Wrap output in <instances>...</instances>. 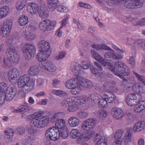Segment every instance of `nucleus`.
I'll use <instances>...</instances> for the list:
<instances>
[{"mask_svg":"<svg viewBox=\"0 0 145 145\" xmlns=\"http://www.w3.org/2000/svg\"><path fill=\"white\" fill-rule=\"evenodd\" d=\"M65 114V112H56L52 116L50 121L52 123H56L58 118L64 117Z\"/></svg>","mask_w":145,"mask_h":145,"instance_id":"22","label":"nucleus"},{"mask_svg":"<svg viewBox=\"0 0 145 145\" xmlns=\"http://www.w3.org/2000/svg\"><path fill=\"white\" fill-rule=\"evenodd\" d=\"M145 126L144 121H139L135 124L133 126V130L134 132L141 131L144 129Z\"/></svg>","mask_w":145,"mask_h":145,"instance_id":"27","label":"nucleus"},{"mask_svg":"<svg viewBox=\"0 0 145 145\" xmlns=\"http://www.w3.org/2000/svg\"><path fill=\"white\" fill-rule=\"evenodd\" d=\"M79 135V131L78 129H74L71 131L70 135L71 138H76Z\"/></svg>","mask_w":145,"mask_h":145,"instance_id":"47","label":"nucleus"},{"mask_svg":"<svg viewBox=\"0 0 145 145\" xmlns=\"http://www.w3.org/2000/svg\"><path fill=\"white\" fill-rule=\"evenodd\" d=\"M113 53H112V58L114 59L115 60H119L122 59L123 57L121 55H116L114 53V51L113 50L112 51Z\"/></svg>","mask_w":145,"mask_h":145,"instance_id":"60","label":"nucleus"},{"mask_svg":"<svg viewBox=\"0 0 145 145\" xmlns=\"http://www.w3.org/2000/svg\"><path fill=\"white\" fill-rule=\"evenodd\" d=\"M68 136V133L67 131H65L59 133V137H61L64 139L67 138Z\"/></svg>","mask_w":145,"mask_h":145,"instance_id":"62","label":"nucleus"},{"mask_svg":"<svg viewBox=\"0 0 145 145\" xmlns=\"http://www.w3.org/2000/svg\"><path fill=\"white\" fill-rule=\"evenodd\" d=\"M68 122L70 126L75 127L78 126L79 125L80 121L76 117L72 116L68 119Z\"/></svg>","mask_w":145,"mask_h":145,"instance_id":"24","label":"nucleus"},{"mask_svg":"<svg viewBox=\"0 0 145 145\" xmlns=\"http://www.w3.org/2000/svg\"><path fill=\"white\" fill-rule=\"evenodd\" d=\"M50 140L53 141H56L59 138V132L58 130V131L54 133L49 138Z\"/></svg>","mask_w":145,"mask_h":145,"instance_id":"51","label":"nucleus"},{"mask_svg":"<svg viewBox=\"0 0 145 145\" xmlns=\"http://www.w3.org/2000/svg\"><path fill=\"white\" fill-rule=\"evenodd\" d=\"M97 140L95 145H107V141L105 137H101L99 134H96L94 140L96 141Z\"/></svg>","mask_w":145,"mask_h":145,"instance_id":"19","label":"nucleus"},{"mask_svg":"<svg viewBox=\"0 0 145 145\" xmlns=\"http://www.w3.org/2000/svg\"><path fill=\"white\" fill-rule=\"evenodd\" d=\"M79 84L81 86H83L87 88H91L93 86L91 82L87 79H84V78L80 76V78L79 79Z\"/></svg>","mask_w":145,"mask_h":145,"instance_id":"20","label":"nucleus"},{"mask_svg":"<svg viewBox=\"0 0 145 145\" xmlns=\"http://www.w3.org/2000/svg\"><path fill=\"white\" fill-rule=\"evenodd\" d=\"M100 96L101 97L105 99L109 103H111L114 102L116 99V96L112 93L107 95L105 93H102L100 94Z\"/></svg>","mask_w":145,"mask_h":145,"instance_id":"23","label":"nucleus"},{"mask_svg":"<svg viewBox=\"0 0 145 145\" xmlns=\"http://www.w3.org/2000/svg\"><path fill=\"white\" fill-rule=\"evenodd\" d=\"M89 139L86 133H84L81 134L77 139L76 140L78 143H80L82 142L85 141Z\"/></svg>","mask_w":145,"mask_h":145,"instance_id":"39","label":"nucleus"},{"mask_svg":"<svg viewBox=\"0 0 145 145\" xmlns=\"http://www.w3.org/2000/svg\"><path fill=\"white\" fill-rule=\"evenodd\" d=\"M38 13L39 16L42 18H46L49 16L48 11L47 7L45 6H44L40 8Z\"/></svg>","mask_w":145,"mask_h":145,"instance_id":"25","label":"nucleus"},{"mask_svg":"<svg viewBox=\"0 0 145 145\" xmlns=\"http://www.w3.org/2000/svg\"><path fill=\"white\" fill-rule=\"evenodd\" d=\"M69 107L67 109L68 111L69 112H74L76 111L77 109V105H74L70 104L69 106Z\"/></svg>","mask_w":145,"mask_h":145,"instance_id":"58","label":"nucleus"},{"mask_svg":"<svg viewBox=\"0 0 145 145\" xmlns=\"http://www.w3.org/2000/svg\"><path fill=\"white\" fill-rule=\"evenodd\" d=\"M86 98H87V101L88 100L90 101V100L92 101H95L98 99V97H96L93 94L91 95L88 97H86Z\"/></svg>","mask_w":145,"mask_h":145,"instance_id":"63","label":"nucleus"},{"mask_svg":"<svg viewBox=\"0 0 145 145\" xmlns=\"http://www.w3.org/2000/svg\"><path fill=\"white\" fill-rule=\"evenodd\" d=\"M133 46L140 48H143L145 46V40H135L133 43Z\"/></svg>","mask_w":145,"mask_h":145,"instance_id":"37","label":"nucleus"},{"mask_svg":"<svg viewBox=\"0 0 145 145\" xmlns=\"http://www.w3.org/2000/svg\"><path fill=\"white\" fill-rule=\"evenodd\" d=\"M30 78L26 75H24L20 77L18 80V85L19 88H22L27 83Z\"/></svg>","mask_w":145,"mask_h":145,"instance_id":"21","label":"nucleus"},{"mask_svg":"<svg viewBox=\"0 0 145 145\" xmlns=\"http://www.w3.org/2000/svg\"><path fill=\"white\" fill-rule=\"evenodd\" d=\"M145 103L144 101H142L140 103L136 105L134 108V111L136 112H140L145 108Z\"/></svg>","mask_w":145,"mask_h":145,"instance_id":"36","label":"nucleus"},{"mask_svg":"<svg viewBox=\"0 0 145 145\" xmlns=\"http://www.w3.org/2000/svg\"><path fill=\"white\" fill-rule=\"evenodd\" d=\"M95 114L101 119L105 118L107 116L106 111L102 109L96 111L95 112Z\"/></svg>","mask_w":145,"mask_h":145,"instance_id":"38","label":"nucleus"},{"mask_svg":"<svg viewBox=\"0 0 145 145\" xmlns=\"http://www.w3.org/2000/svg\"><path fill=\"white\" fill-rule=\"evenodd\" d=\"M123 132L122 130L117 131L114 135L115 141L111 145H121L123 141Z\"/></svg>","mask_w":145,"mask_h":145,"instance_id":"11","label":"nucleus"},{"mask_svg":"<svg viewBox=\"0 0 145 145\" xmlns=\"http://www.w3.org/2000/svg\"><path fill=\"white\" fill-rule=\"evenodd\" d=\"M133 72L135 75V76L137 77V78L138 80L142 82V83L144 85H145L144 81V76L140 75L139 74H138L137 73H136L134 71H133Z\"/></svg>","mask_w":145,"mask_h":145,"instance_id":"54","label":"nucleus"},{"mask_svg":"<svg viewBox=\"0 0 145 145\" xmlns=\"http://www.w3.org/2000/svg\"><path fill=\"white\" fill-rule=\"evenodd\" d=\"M39 47L40 48V51H41L42 52H46L47 53L50 52L49 51L50 46L48 42L45 40H42L39 42Z\"/></svg>","mask_w":145,"mask_h":145,"instance_id":"15","label":"nucleus"},{"mask_svg":"<svg viewBox=\"0 0 145 145\" xmlns=\"http://www.w3.org/2000/svg\"><path fill=\"white\" fill-rule=\"evenodd\" d=\"M27 10L32 14H34L38 12L40 7L37 4L34 3H29L27 7Z\"/></svg>","mask_w":145,"mask_h":145,"instance_id":"16","label":"nucleus"},{"mask_svg":"<svg viewBox=\"0 0 145 145\" xmlns=\"http://www.w3.org/2000/svg\"><path fill=\"white\" fill-rule=\"evenodd\" d=\"M131 1L132 2L130 6L131 9L138 8L143 5V3L139 2L138 0H132Z\"/></svg>","mask_w":145,"mask_h":145,"instance_id":"34","label":"nucleus"},{"mask_svg":"<svg viewBox=\"0 0 145 145\" xmlns=\"http://www.w3.org/2000/svg\"><path fill=\"white\" fill-rule=\"evenodd\" d=\"M28 22V18L25 16H21L19 19V23L21 25L26 24Z\"/></svg>","mask_w":145,"mask_h":145,"instance_id":"42","label":"nucleus"},{"mask_svg":"<svg viewBox=\"0 0 145 145\" xmlns=\"http://www.w3.org/2000/svg\"><path fill=\"white\" fill-rule=\"evenodd\" d=\"M79 85L78 86H75L71 88L72 89L71 90V92L72 94H76L80 92V88L81 86L80 85Z\"/></svg>","mask_w":145,"mask_h":145,"instance_id":"56","label":"nucleus"},{"mask_svg":"<svg viewBox=\"0 0 145 145\" xmlns=\"http://www.w3.org/2000/svg\"><path fill=\"white\" fill-rule=\"evenodd\" d=\"M71 98L63 100L61 102V105L64 107L69 106L70 104L72 105Z\"/></svg>","mask_w":145,"mask_h":145,"instance_id":"46","label":"nucleus"},{"mask_svg":"<svg viewBox=\"0 0 145 145\" xmlns=\"http://www.w3.org/2000/svg\"><path fill=\"white\" fill-rule=\"evenodd\" d=\"M111 113L113 118L118 120H120L123 116V111L118 108H113L111 110Z\"/></svg>","mask_w":145,"mask_h":145,"instance_id":"12","label":"nucleus"},{"mask_svg":"<svg viewBox=\"0 0 145 145\" xmlns=\"http://www.w3.org/2000/svg\"><path fill=\"white\" fill-rule=\"evenodd\" d=\"M106 66L107 68L114 71V74L119 77L122 78L123 75L127 76L129 75L130 71L128 68L124 64H102Z\"/></svg>","mask_w":145,"mask_h":145,"instance_id":"1","label":"nucleus"},{"mask_svg":"<svg viewBox=\"0 0 145 145\" xmlns=\"http://www.w3.org/2000/svg\"><path fill=\"white\" fill-rule=\"evenodd\" d=\"M14 133V130L11 128L8 129L7 130L5 131V134L8 138L12 137Z\"/></svg>","mask_w":145,"mask_h":145,"instance_id":"50","label":"nucleus"},{"mask_svg":"<svg viewBox=\"0 0 145 145\" xmlns=\"http://www.w3.org/2000/svg\"><path fill=\"white\" fill-rule=\"evenodd\" d=\"M12 21L11 20H5L3 24L1 35L4 37H6L9 35L12 27Z\"/></svg>","mask_w":145,"mask_h":145,"instance_id":"7","label":"nucleus"},{"mask_svg":"<svg viewBox=\"0 0 145 145\" xmlns=\"http://www.w3.org/2000/svg\"><path fill=\"white\" fill-rule=\"evenodd\" d=\"M16 93V89L15 87L8 86L6 91L5 95L7 101L11 100Z\"/></svg>","mask_w":145,"mask_h":145,"instance_id":"10","label":"nucleus"},{"mask_svg":"<svg viewBox=\"0 0 145 145\" xmlns=\"http://www.w3.org/2000/svg\"><path fill=\"white\" fill-rule=\"evenodd\" d=\"M21 48L24 54L25 58L28 60L33 57L35 54L36 48L33 44L22 43L21 44Z\"/></svg>","mask_w":145,"mask_h":145,"instance_id":"3","label":"nucleus"},{"mask_svg":"<svg viewBox=\"0 0 145 145\" xmlns=\"http://www.w3.org/2000/svg\"><path fill=\"white\" fill-rule=\"evenodd\" d=\"M6 99V96L5 94L0 93V105H3L5 102V99Z\"/></svg>","mask_w":145,"mask_h":145,"instance_id":"57","label":"nucleus"},{"mask_svg":"<svg viewBox=\"0 0 145 145\" xmlns=\"http://www.w3.org/2000/svg\"><path fill=\"white\" fill-rule=\"evenodd\" d=\"M96 125V121L95 119L90 118L86 119L82 123L81 128L83 130H88L95 127Z\"/></svg>","mask_w":145,"mask_h":145,"instance_id":"9","label":"nucleus"},{"mask_svg":"<svg viewBox=\"0 0 145 145\" xmlns=\"http://www.w3.org/2000/svg\"><path fill=\"white\" fill-rule=\"evenodd\" d=\"M78 116L82 118H84L88 116V114L85 112H80L78 114Z\"/></svg>","mask_w":145,"mask_h":145,"instance_id":"61","label":"nucleus"},{"mask_svg":"<svg viewBox=\"0 0 145 145\" xmlns=\"http://www.w3.org/2000/svg\"><path fill=\"white\" fill-rule=\"evenodd\" d=\"M56 24L55 21H51L48 19L44 20L40 22L39 27L40 29L43 31H50L55 27Z\"/></svg>","mask_w":145,"mask_h":145,"instance_id":"5","label":"nucleus"},{"mask_svg":"<svg viewBox=\"0 0 145 145\" xmlns=\"http://www.w3.org/2000/svg\"><path fill=\"white\" fill-rule=\"evenodd\" d=\"M91 53L93 57L101 63H104L105 61V60L104 58L99 54L96 51L92 50H91Z\"/></svg>","mask_w":145,"mask_h":145,"instance_id":"26","label":"nucleus"},{"mask_svg":"<svg viewBox=\"0 0 145 145\" xmlns=\"http://www.w3.org/2000/svg\"><path fill=\"white\" fill-rule=\"evenodd\" d=\"M65 121L63 119H58L56 123V127L59 129L64 127L65 126Z\"/></svg>","mask_w":145,"mask_h":145,"instance_id":"43","label":"nucleus"},{"mask_svg":"<svg viewBox=\"0 0 145 145\" xmlns=\"http://www.w3.org/2000/svg\"><path fill=\"white\" fill-rule=\"evenodd\" d=\"M6 54L7 58L6 60L4 59L5 63H12L13 61L15 63L19 62L20 58L17 51L15 49L10 48L7 49Z\"/></svg>","mask_w":145,"mask_h":145,"instance_id":"4","label":"nucleus"},{"mask_svg":"<svg viewBox=\"0 0 145 145\" xmlns=\"http://www.w3.org/2000/svg\"><path fill=\"white\" fill-rule=\"evenodd\" d=\"M57 7V10L60 12L66 13L68 11V9L63 6L59 5Z\"/></svg>","mask_w":145,"mask_h":145,"instance_id":"55","label":"nucleus"},{"mask_svg":"<svg viewBox=\"0 0 145 145\" xmlns=\"http://www.w3.org/2000/svg\"><path fill=\"white\" fill-rule=\"evenodd\" d=\"M77 66H73L71 68V70L74 73L76 74L79 71L81 70V66L80 67V65L78 64Z\"/></svg>","mask_w":145,"mask_h":145,"instance_id":"52","label":"nucleus"},{"mask_svg":"<svg viewBox=\"0 0 145 145\" xmlns=\"http://www.w3.org/2000/svg\"><path fill=\"white\" fill-rule=\"evenodd\" d=\"M28 131L30 134L33 135H36L37 133V129L32 126L28 128Z\"/></svg>","mask_w":145,"mask_h":145,"instance_id":"53","label":"nucleus"},{"mask_svg":"<svg viewBox=\"0 0 145 145\" xmlns=\"http://www.w3.org/2000/svg\"><path fill=\"white\" fill-rule=\"evenodd\" d=\"M20 74V71L16 69H10L8 71L7 74L9 81L13 84L17 82L18 76H19Z\"/></svg>","mask_w":145,"mask_h":145,"instance_id":"8","label":"nucleus"},{"mask_svg":"<svg viewBox=\"0 0 145 145\" xmlns=\"http://www.w3.org/2000/svg\"><path fill=\"white\" fill-rule=\"evenodd\" d=\"M112 53L110 52H107L105 53L104 56V59L105 60V61L104 63H111L110 61L112 55Z\"/></svg>","mask_w":145,"mask_h":145,"instance_id":"40","label":"nucleus"},{"mask_svg":"<svg viewBox=\"0 0 145 145\" xmlns=\"http://www.w3.org/2000/svg\"><path fill=\"white\" fill-rule=\"evenodd\" d=\"M58 131V129L56 127H52L48 129L46 131L45 133L46 137L49 138L51 135L53 134L54 133Z\"/></svg>","mask_w":145,"mask_h":145,"instance_id":"31","label":"nucleus"},{"mask_svg":"<svg viewBox=\"0 0 145 145\" xmlns=\"http://www.w3.org/2000/svg\"><path fill=\"white\" fill-rule=\"evenodd\" d=\"M132 133L130 131H127L125 133L124 142L126 144H128L131 140Z\"/></svg>","mask_w":145,"mask_h":145,"instance_id":"41","label":"nucleus"},{"mask_svg":"<svg viewBox=\"0 0 145 145\" xmlns=\"http://www.w3.org/2000/svg\"><path fill=\"white\" fill-rule=\"evenodd\" d=\"M58 0H48V7L50 10L54 11L57 8Z\"/></svg>","mask_w":145,"mask_h":145,"instance_id":"28","label":"nucleus"},{"mask_svg":"<svg viewBox=\"0 0 145 145\" xmlns=\"http://www.w3.org/2000/svg\"><path fill=\"white\" fill-rule=\"evenodd\" d=\"M72 105H78L81 104H84L87 101V98L82 96H78L76 97H71Z\"/></svg>","mask_w":145,"mask_h":145,"instance_id":"13","label":"nucleus"},{"mask_svg":"<svg viewBox=\"0 0 145 145\" xmlns=\"http://www.w3.org/2000/svg\"><path fill=\"white\" fill-rule=\"evenodd\" d=\"M40 52L38 53L37 56V58L39 62L42 61L45 62V63H47L48 62L45 61L48 59L50 55L51 52H49V53H47L46 52H42L40 51Z\"/></svg>","mask_w":145,"mask_h":145,"instance_id":"18","label":"nucleus"},{"mask_svg":"<svg viewBox=\"0 0 145 145\" xmlns=\"http://www.w3.org/2000/svg\"><path fill=\"white\" fill-rule=\"evenodd\" d=\"M126 118L128 121H131L133 120V116L131 113H129L126 114Z\"/></svg>","mask_w":145,"mask_h":145,"instance_id":"64","label":"nucleus"},{"mask_svg":"<svg viewBox=\"0 0 145 145\" xmlns=\"http://www.w3.org/2000/svg\"><path fill=\"white\" fill-rule=\"evenodd\" d=\"M9 12V8L7 6H4L0 8V12L4 17L7 16Z\"/></svg>","mask_w":145,"mask_h":145,"instance_id":"44","label":"nucleus"},{"mask_svg":"<svg viewBox=\"0 0 145 145\" xmlns=\"http://www.w3.org/2000/svg\"><path fill=\"white\" fill-rule=\"evenodd\" d=\"M92 47L97 50H101L104 49L105 50L113 51L111 48L104 44L101 45L93 44L92 45Z\"/></svg>","mask_w":145,"mask_h":145,"instance_id":"30","label":"nucleus"},{"mask_svg":"<svg viewBox=\"0 0 145 145\" xmlns=\"http://www.w3.org/2000/svg\"><path fill=\"white\" fill-rule=\"evenodd\" d=\"M8 85L5 82L0 83V93L5 94L6 91L8 88Z\"/></svg>","mask_w":145,"mask_h":145,"instance_id":"45","label":"nucleus"},{"mask_svg":"<svg viewBox=\"0 0 145 145\" xmlns=\"http://www.w3.org/2000/svg\"><path fill=\"white\" fill-rule=\"evenodd\" d=\"M35 37V35L33 33L28 31L26 33V39L27 40H33Z\"/></svg>","mask_w":145,"mask_h":145,"instance_id":"48","label":"nucleus"},{"mask_svg":"<svg viewBox=\"0 0 145 145\" xmlns=\"http://www.w3.org/2000/svg\"><path fill=\"white\" fill-rule=\"evenodd\" d=\"M80 76H77L75 79H71L67 81L65 84L66 87L68 89L72 88L79 85Z\"/></svg>","mask_w":145,"mask_h":145,"instance_id":"14","label":"nucleus"},{"mask_svg":"<svg viewBox=\"0 0 145 145\" xmlns=\"http://www.w3.org/2000/svg\"><path fill=\"white\" fill-rule=\"evenodd\" d=\"M29 72L31 75H36L39 73V67L36 65H34L29 69Z\"/></svg>","mask_w":145,"mask_h":145,"instance_id":"32","label":"nucleus"},{"mask_svg":"<svg viewBox=\"0 0 145 145\" xmlns=\"http://www.w3.org/2000/svg\"><path fill=\"white\" fill-rule=\"evenodd\" d=\"M122 0H101V1L102 3L103 1L105 2H106L108 3H110L112 4H114L118 3H120Z\"/></svg>","mask_w":145,"mask_h":145,"instance_id":"59","label":"nucleus"},{"mask_svg":"<svg viewBox=\"0 0 145 145\" xmlns=\"http://www.w3.org/2000/svg\"><path fill=\"white\" fill-rule=\"evenodd\" d=\"M101 97L102 99L99 101V105L100 107L103 108L107 106L108 102L105 99Z\"/></svg>","mask_w":145,"mask_h":145,"instance_id":"49","label":"nucleus"},{"mask_svg":"<svg viewBox=\"0 0 145 145\" xmlns=\"http://www.w3.org/2000/svg\"><path fill=\"white\" fill-rule=\"evenodd\" d=\"M52 93L60 97H65L68 96V94L65 91L61 90H53L52 91Z\"/></svg>","mask_w":145,"mask_h":145,"instance_id":"35","label":"nucleus"},{"mask_svg":"<svg viewBox=\"0 0 145 145\" xmlns=\"http://www.w3.org/2000/svg\"><path fill=\"white\" fill-rule=\"evenodd\" d=\"M41 68L49 71L53 72L56 70V66L52 64H40Z\"/></svg>","mask_w":145,"mask_h":145,"instance_id":"29","label":"nucleus"},{"mask_svg":"<svg viewBox=\"0 0 145 145\" xmlns=\"http://www.w3.org/2000/svg\"><path fill=\"white\" fill-rule=\"evenodd\" d=\"M142 99L140 94L137 93H130L127 96L126 102L127 105L130 106L135 105L137 103L140 102Z\"/></svg>","mask_w":145,"mask_h":145,"instance_id":"6","label":"nucleus"},{"mask_svg":"<svg viewBox=\"0 0 145 145\" xmlns=\"http://www.w3.org/2000/svg\"><path fill=\"white\" fill-rule=\"evenodd\" d=\"M35 81L32 80H29L27 83H26L22 88L23 92L27 93L31 91L33 89L34 87Z\"/></svg>","mask_w":145,"mask_h":145,"instance_id":"17","label":"nucleus"},{"mask_svg":"<svg viewBox=\"0 0 145 145\" xmlns=\"http://www.w3.org/2000/svg\"><path fill=\"white\" fill-rule=\"evenodd\" d=\"M38 113H35L27 116L30 119L33 118L30 122L31 125L38 128H42L46 127L50 123V118L48 116L45 115L39 118L40 116H38Z\"/></svg>","mask_w":145,"mask_h":145,"instance_id":"2","label":"nucleus"},{"mask_svg":"<svg viewBox=\"0 0 145 145\" xmlns=\"http://www.w3.org/2000/svg\"><path fill=\"white\" fill-rule=\"evenodd\" d=\"M26 0H19L16 5V9L18 10H22L27 4Z\"/></svg>","mask_w":145,"mask_h":145,"instance_id":"33","label":"nucleus"}]
</instances>
